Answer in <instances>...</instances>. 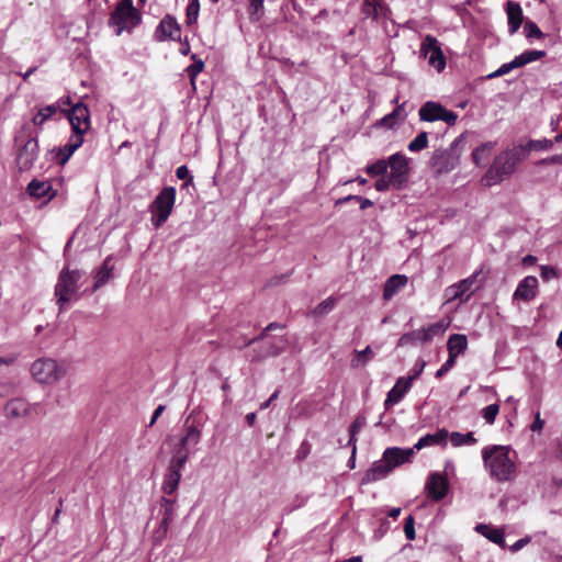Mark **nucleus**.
Listing matches in <instances>:
<instances>
[{"instance_id": "1", "label": "nucleus", "mask_w": 562, "mask_h": 562, "mask_svg": "<svg viewBox=\"0 0 562 562\" xmlns=\"http://www.w3.org/2000/svg\"><path fill=\"white\" fill-rule=\"evenodd\" d=\"M510 454L512 449L509 446L493 445L483 448V464L493 481L505 483L516 480L518 468Z\"/></svg>"}, {"instance_id": "2", "label": "nucleus", "mask_w": 562, "mask_h": 562, "mask_svg": "<svg viewBox=\"0 0 562 562\" xmlns=\"http://www.w3.org/2000/svg\"><path fill=\"white\" fill-rule=\"evenodd\" d=\"M525 160V150L521 147L513 146L499 153L493 160V164L482 177V183L485 187H492L510 178L516 171L517 166Z\"/></svg>"}, {"instance_id": "3", "label": "nucleus", "mask_w": 562, "mask_h": 562, "mask_svg": "<svg viewBox=\"0 0 562 562\" xmlns=\"http://www.w3.org/2000/svg\"><path fill=\"white\" fill-rule=\"evenodd\" d=\"M85 276L86 272L80 269L64 267L60 270L54 288V295L59 311H63L70 301L77 300L76 295Z\"/></svg>"}, {"instance_id": "4", "label": "nucleus", "mask_w": 562, "mask_h": 562, "mask_svg": "<svg viewBox=\"0 0 562 562\" xmlns=\"http://www.w3.org/2000/svg\"><path fill=\"white\" fill-rule=\"evenodd\" d=\"M142 20L139 11L133 5V0H121L111 13L109 25L116 26V35L131 32Z\"/></svg>"}, {"instance_id": "5", "label": "nucleus", "mask_w": 562, "mask_h": 562, "mask_svg": "<svg viewBox=\"0 0 562 562\" xmlns=\"http://www.w3.org/2000/svg\"><path fill=\"white\" fill-rule=\"evenodd\" d=\"M449 324V322L441 319L419 329L405 333L400 337L397 347L429 344L435 338H441L447 331Z\"/></svg>"}, {"instance_id": "6", "label": "nucleus", "mask_w": 562, "mask_h": 562, "mask_svg": "<svg viewBox=\"0 0 562 562\" xmlns=\"http://www.w3.org/2000/svg\"><path fill=\"white\" fill-rule=\"evenodd\" d=\"M176 188L165 187L149 205L151 222L155 227H160L170 216L176 202Z\"/></svg>"}, {"instance_id": "7", "label": "nucleus", "mask_w": 562, "mask_h": 562, "mask_svg": "<svg viewBox=\"0 0 562 562\" xmlns=\"http://www.w3.org/2000/svg\"><path fill=\"white\" fill-rule=\"evenodd\" d=\"M30 125L24 124L21 132L15 136V142H22V137L26 136L27 139L21 145L16 155V165L20 170H29L33 167L38 156L37 136L31 135L29 132Z\"/></svg>"}, {"instance_id": "8", "label": "nucleus", "mask_w": 562, "mask_h": 562, "mask_svg": "<svg viewBox=\"0 0 562 562\" xmlns=\"http://www.w3.org/2000/svg\"><path fill=\"white\" fill-rule=\"evenodd\" d=\"M31 373L35 381L42 384H54L65 375V370L56 360L41 358L33 362Z\"/></svg>"}, {"instance_id": "9", "label": "nucleus", "mask_w": 562, "mask_h": 562, "mask_svg": "<svg viewBox=\"0 0 562 562\" xmlns=\"http://www.w3.org/2000/svg\"><path fill=\"white\" fill-rule=\"evenodd\" d=\"M194 416L195 409L186 418L182 429L183 435L175 449V453L184 452L187 454V460L190 456L189 449L196 446L202 437V424L198 422Z\"/></svg>"}, {"instance_id": "10", "label": "nucleus", "mask_w": 562, "mask_h": 562, "mask_svg": "<svg viewBox=\"0 0 562 562\" xmlns=\"http://www.w3.org/2000/svg\"><path fill=\"white\" fill-rule=\"evenodd\" d=\"M258 346L252 349L251 361H261L270 357H278L285 351L289 340L285 336H266L259 339Z\"/></svg>"}, {"instance_id": "11", "label": "nucleus", "mask_w": 562, "mask_h": 562, "mask_svg": "<svg viewBox=\"0 0 562 562\" xmlns=\"http://www.w3.org/2000/svg\"><path fill=\"white\" fill-rule=\"evenodd\" d=\"M186 463L187 454L184 452L175 453L169 460L161 484V491L164 494L172 495L176 493L181 480V470Z\"/></svg>"}, {"instance_id": "12", "label": "nucleus", "mask_w": 562, "mask_h": 562, "mask_svg": "<svg viewBox=\"0 0 562 562\" xmlns=\"http://www.w3.org/2000/svg\"><path fill=\"white\" fill-rule=\"evenodd\" d=\"M463 140V135L457 137L448 149H437L430 159V166L437 173H447L458 165V157L452 151Z\"/></svg>"}, {"instance_id": "13", "label": "nucleus", "mask_w": 562, "mask_h": 562, "mask_svg": "<svg viewBox=\"0 0 562 562\" xmlns=\"http://www.w3.org/2000/svg\"><path fill=\"white\" fill-rule=\"evenodd\" d=\"M420 55L428 60L429 66L434 67L438 72L446 67V57L441 50L439 41L427 34L420 44Z\"/></svg>"}, {"instance_id": "14", "label": "nucleus", "mask_w": 562, "mask_h": 562, "mask_svg": "<svg viewBox=\"0 0 562 562\" xmlns=\"http://www.w3.org/2000/svg\"><path fill=\"white\" fill-rule=\"evenodd\" d=\"M419 119L424 122H435V121H443L448 125H454L458 119V115L440 103L435 101L425 102L419 109Z\"/></svg>"}, {"instance_id": "15", "label": "nucleus", "mask_w": 562, "mask_h": 562, "mask_svg": "<svg viewBox=\"0 0 562 562\" xmlns=\"http://www.w3.org/2000/svg\"><path fill=\"white\" fill-rule=\"evenodd\" d=\"M387 167L391 168L389 177L393 181V188H403L407 183L409 176L407 158L401 153H395L389 157Z\"/></svg>"}, {"instance_id": "16", "label": "nucleus", "mask_w": 562, "mask_h": 562, "mask_svg": "<svg viewBox=\"0 0 562 562\" xmlns=\"http://www.w3.org/2000/svg\"><path fill=\"white\" fill-rule=\"evenodd\" d=\"M546 55L544 50H525L516 56L512 61L503 64L498 69L487 76L488 79L497 78L510 72L513 69L524 67L532 61L542 58Z\"/></svg>"}, {"instance_id": "17", "label": "nucleus", "mask_w": 562, "mask_h": 562, "mask_svg": "<svg viewBox=\"0 0 562 562\" xmlns=\"http://www.w3.org/2000/svg\"><path fill=\"white\" fill-rule=\"evenodd\" d=\"M481 271H476L470 277L448 286L446 289V296L448 300H463L467 301L473 293V285L476 282Z\"/></svg>"}, {"instance_id": "18", "label": "nucleus", "mask_w": 562, "mask_h": 562, "mask_svg": "<svg viewBox=\"0 0 562 562\" xmlns=\"http://www.w3.org/2000/svg\"><path fill=\"white\" fill-rule=\"evenodd\" d=\"M68 120L71 130H77L78 132H88L90 130V111L88 106L81 102L75 104L68 111Z\"/></svg>"}, {"instance_id": "19", "label": "nucleus", "mask_w": 562, "mask_h": 562, "mask_svg": "<svg viewBox=\"0 0 562 562\" xmlns=\"http://www.w3.org/2000/svg\"><path fill=\"white\" fill-rule=\"evenodd\" d=\"M155 36L157 41L164 42L166 40L180 41L181 30L177 20L171 15H166L158 24Z\"/></svg>"}, {"instance_id": "20", "label": "nucleus", "mask_w": 562, "mask_h": 562, "mask_svg": "<svg viewBox=\"0 0 562 562\" xmlns=\"http://www.w3.org/2000/svg\"><path fill=\"white\" fill-rule=\"evenodd\" d=\"M415 456V448H400V447H390L386 448L383 452V458L387 462V465L391 467V471L395 468L411 462L413 457Z\"/></svg>"}, {"instance_id": "21", "label": "nucleus", "mask_w": 562, "mask_h": 562, "mask_svg": "<svg viewBox=\"0 0 562 562\" xmlns=\"http://www.w3.org/2000/svg\"><path fill=\"white\" fill-rule=\"evenodd\" d=\"M448 488V480L440 473H431L425 485L428 497L435 502L442 499L447 495Z\"/></svg>"}, {"instance_id": "22", "label": "nucleus", "mask_w": 562, "mask_h": 562, "mask_svg": "<svg viewBox=\"0 0 562 562\" xmlns=\"http://www.w3.org/2000/svg\"><path fill=\"white\" fill-rule=\"evenodd\" d=\"M40 404H29L22 398H12L7 402L4 412L9 418H20L30 415L32 412L38 413Z\"/></svg>"}, {"instance_id": "23", "label": "nucleus", "mask_w": 562, "mask_h": 562, "mask_svg": "<svg viewBox=\"0 0 562 562\" xmlns=\"http://www.w3.org/2000/svg\"><path fill=\"white\" fill-rule=\"evenodd\" d=\"M175 499H170L167 497H161L159 501V515H160V522L159 527L156 531L158 537L162 538L166 537L169 528V524L173 520L175 517Z\"/></svg>"}, {"instance_id": "24", "label": "nucleus", "mask_w": 562, "mask_h": 562, "mask_svg": "<svg viewBox=\"0 0 562 562\" xmlns=\"http://www.w3.org/2000/svg\"><path fill=\"white\" fill-rule=\"evenodd\" d=\"M538 279L533 276L525 277L517 285L514 292L515 300L525 302L532 301L537 296Z\"/></svg>"}, {"instance_id": "25", "label": "nucleus", "mask_w": 562, "mask_h": 562, "mask_svg": "<svg viewBox=\"0 0 562 562\" xmlns=\"http://www.w3.org/2000/svg\"><path fill=\"white\" fill-rule=\"evenodd\" d=\"M391 467L387 462L382 459L372 463V465L366 471L361 479V484H370L382 479H385L391 473Z\"/></svg>"}, {"instance_id": "26", "label": "nucleus", "mask_w": 562, "mask_h": 562, "mask_svg": "<svg viewBox=\"0 0 562 562\" xmlns=\"http://www.w3.org/2000/svg\"><path fill=\"white\" fill-rule=\"evenodd\" d=\"M412 384L406 378L401 376L397 379L395 385L387 392L386 398L384 401V407L387 411L393 405L400 403L404 395L411 390Z\"/></svg>"}, {"instance_id": "27", "label": "nucleus", "mask_w": 562, "mask_h": 562, "mask_svg": "<svg viewBox=\"0 0 562 562\" xmlns=\"http://www.w3.org/2000/svg\"><path fill=\"white\" fill-rule=\"evenodd\" d=\"M408 278L405 274H393L384 283L383 299L391 300L402 289L406 286Z\"/></svg>"}, {"instance_id": "28", "label": "nucleus", "mask_w": 562, "mask_h": 562, "mask_svg": "<svg viewBox=\"0 0 562 562\" xmlns=\"http://www.w3.org/2000/svg\"><path fill=\"white\" fill-rule=\"evenodd\" d=\"M509 34H515L522 23V10L519 3L508 0L506 2Z\"/></svg>"}, {"instance_id": "29", "label": "nucleus", "mask_w": 562, "mask_h": 562, "mask_svg": "<svg viewBox=\"0 0 562 562\" xmlns=\"http://www.w3.org/2000/svg\"><path fill=\"white\" fill-rule=\"evenodd\" d=\"M448 436H449L448 430L446 428H441L438 431H436L435 434H427V435L423 436L422 438H419L418 441L414 445V448H415V450H420L428 446H436V445L446 446Z\"/></svg>"}, {"instance_id": "30", "label": "nucleus", "mask_w": 562, "mask_h": 562, "mask_svg": "<svg viewBox=\"0 0 562 562\" xmlns=\"http://www.w3.org/2000/svg\"><path fill=\"white\" fill-rule=\"evenodd\" d=\"M475 531L486 539H488L491 542L501 546L502 548H505V537L504 531L501 528L486 525V524H477L475 526Z\"/></svg>"}, {"instance_id": "31", "label": "nucleus", "mask_w": 562, "mask_h": 562, "mask_svg": "<svg viewBox=\"0 0 562 562\" xmlns=\"http://www.w3.org/2000/svg\"><path fill=\"white\" fill-rule=\"evenodd\" d=\"M407 113L405 111V102H403L402 104L397 105L391 113L379 120L376 125L390 130L396 126L400 122H404Z\"/></svg>"}, {"instance_id": "32", "label": "nucleus", "mask_w": 562, "mask_h": 562, "mask_svg": "<svg viewBox=\"0 0 562 562\" xmlns=\"http://www.w3.org/2000/svg\"><path fill=\"white\" fill-rule=\"evenodd\" d=\"M113 268L114 266L112 265V258L109 256L104 259L102 266L99 268L94 276V283L91 289L92 293L110 281L112 278Z\"/></svg>"}, {"instance_id": "33", "label": "nucleus", "mask_w": 562, "mask_h": 562, "mask_svg": "<svg viewBox=\"0 0 562 562\" xmlns=\"http://www.w3.org/2000/svg\"><path fill=\"white\" fill-rule=\"evenodd\" d=\"M27 192L31 196L37 198V199H44L47 198L50 200L55 196V191L53 190L50 183L48 181H40V180H32L27 184Z\"/></svg>"}, {"instance_id": "34", "label": "nucleus", "mask_w": 562, "mask_h": 562, "mask_svg": "<svg viewBox=\"0 0 562 562\" xmlns=\"http://www.w3.org/2000/svg\"><path fill=\"white\" fill-rule=\"evenodd\" d=\"M468 348V339L465 335L453 334L449 337L447 342V349L449 357L457 359V357L463 353Z\"/></svg>"}, {"instance_id": "35", "label": "nucleus", "mask_w": 562, "mask_h": 562, "mask_svg": "<svg viewBox=\"0 0 562 562\" xmlns=\"http://www.w3.org/2000/svg\"><path fill=\"white\" fill-rule=\"evenodd\" d=\"M366 425H367L366 417L362 416V415H359V416H357L355 418L353 423L349 427L350 438H349V441H348V446L352 447V454L353 456H356V450H357V446H356L357 435Z\"/></svg>"}, {"instance_id": "36", "label": "nucleus", "mask_w": 562, "mask_h": 562, "mask_svg": "<svg viewBox=\"0 0 562 562\" xmlns=\"http://www.w3.org/2000/svg\"><path fill=\"white\" fill-rule=\"evenodd\" d=\"M58 111L56 104H49L38 109L37 113L33 116L32 123L36 126H42L47 120H49Z\"/></svg>"}, {"instance_id": "37", "label": "nucleus", "mask_w": 562, "mask_h": 562, "mask_svg": "<svg viewBox=\"0 0 562 562\" xmlns=\"http://www.w3.org/2000/svg\"><path fill=\"white\" fill-rule=\"evenodd\" d=\"M450 441L452 446L454 447H461V446H473L477 442L476 438L474 437L473 432H467L461 434L459 431H453L449 434Z\"/></svg>"}, {"instance_id": "38", "label": "nucleus", "mask_w": 562, "mask_h": 562, "mask_svg": "<svg viewBox=\"0 0 562 562\" xmlns=\"http://www.w3.org/2000/svg\"><path fill=\"white\" fill-rule=\"evenodd\" d=\"M553 146L552 139H530L525 145H517V147H521L525 150V159L528 156L530 150H548Z\"/></svg>"}, {"instance_id": "39", "label": "nucleus", "mask_w": 562, "mask_h": 562, "mask_svg": "<svg viewBox=\"0 0 562 562\" xmlns=\"http://www.w3.org/2000/svg\"><path fill=\"white\" fill-rule=\"evenodd\" d=\"M495 143L487 142L476 147L472 153V159L476 166H481L488 158L490 153L494 148Z\"/></svg>"}, {"instance_id": "40", "label": "nucleus", "mask_w": 562, "mask_h": 562, "mask_svg": "<svg viewBox=\"0 0 562 562\" xmlns=\"http://www.w3.org/2000/svg\"><path fill=\"white\" fill-rule=\"evenodd\" d=\"M355 353H356V356L351 360L352 368L364 367L374 357V352L372 351L370 346H367L361 351L356 350Z\"/></svg>"}, {"instance_id": "41", "label": "nucleus", "mask_w": 562, "mask_h": 562, "mask_svg": "<svg viewBox=\"0 0 562 562\" xmlns=\"http://www.w3.org/2000/svg\"><path fill=\"white\" fill-rule=\"evenodd\" d=\"M428 145L427 132H420L412 142H409L407 148L409 151L417 153L425 149Z\"/></svg>"}, {"instance_id": "42", "label": "nucleus", "mask_w": 562, "mask_h": 562, "mask_svg": "<svg viewBox=\"0 0 562 562\" xmlns=\"http://www.w3.org/2000/svg\"><path fill=\"white\" fill-rule=\"evenodd\" d=\"M387 170V160L378 159L375 162L368 165L366 171L371 177L384 176Z\"/></svg>"}, {"instance_id": "43", "label": "nucleus", "mask_w": 562, "mask_h": 562, "mask_svg": "<svg viewBox=\"0 0 562 562\" xmlns=\"http://www.w3.org/2000/svg\"><path fill=\"white\" fill-rule=\"evenodd\" d=\"M191 58L194 60V63L191 64L190 66H188L186 71H187L188 76L190 77L191 82L194 83V80H195L196 76L204 68V63H203L202 59H196V55L195 54H193L191 56Z\"/></svg>"}, {"instance_id": "44", "label": "nucleus", "mask_w": 562, "mask_h": 562, "mask_svg": "<svg viewBox=\"0 0 562 562\" xmlns=\"http://www.w3.org/2000/svg\"><path fill=\"white\" fill-rule=\"evenodd\" d=\"M352 200L360 203V209L361 210H366V209H368V207L373 205V202L371 200H369L367 198H362L360 195H347L345 198H340V199H338L336 201L335 204L336 205H340V204L347 203V202L352 201Z\"/></svg>"}, {"instance_id": "45", "label": "nucleus", "mask_w": 562, "mask_h": 562, "mask_svg": "<svg viewBox=\"0 0 562 562\" xmlns=\"http://www.w3.org/2000/svg\"><path fill=\"white\" fill-rule=\"evenodd\" d=\"M524 32L527 38H541L543 37V33L539 29V26L532 22L527 21L524 25Z\"/></svg>"}, {"instance_id": "46", "label": "nucleus", "mask_w": 562, "mask_h": 562, "mask_svg": "<svg viewBox=\"0 0 562 562\" xmlns=\"http://www.w3.org/2000/svg\"><path fill=\"white\" fill-rule=\"evenodd\" d=\"M499 412L498 404H490L482 409V416L490 425L494 424L496 416Z\"/></svg>"}, {"instance_id": "47", "label": "nucleus", "mask_w": 562, "mask_h": 562, "mask_svg": "<svg viewBox=\"0 0 562 562\" xmlns=\"http://www.w3.org/2000/svg\"><path fill=\"white\" fill-rule=\"evenodd\" d=\"M71 131H72V134L70 135V137L68 138L66 144L69 146V149L72 148V149L77 150L82 145L83 135L87 132H78L77 130H71Z\"/></svg>"}, {"instance_id": "48", "label": "nucleus", "mask_w": 562, "mask_h": 562, "mask_svg": "<svg viewBox=\"0 0 562 562\" xmlns=\"http://www.w3.org/2000/svg\"><path fill=\"white\" fill-rule=\"evenodd\" d=\"M278 328H283V325H281L280 323H277V322H272L270 324H268L263 330L261 331V334L252 339H248L246 342H245V346H249V345H252L255 342H258L259 339H263L266 338V336H268V333L270 330H273V329H278Z\"/></svg>"}, {"instance_id": "49", "label": "nucleus", "mask_w": 562, "mask_h": 562, "mask_svg": "<svg viewBox=\"0 0 562 562\" xmlns=\"http://www.w3.org/2000/svg\"><path fill=\"white\" fill-rule=\"evenodd\" d=\"M336 300L334 297H327L315 307V313L317 315H325L334 308Z\"/></svg>"}, {"instance_id": "50", "label": "nucleus", "mask_w": 562, "mask_h": 562, "mask_svg": "<svg viewBox=\"0 0 562 562\" xmlns=\"http://www.w3.org/2000/svg\"><path fill=\"white\" fill-rule=\"evenodd\" d=\"M176 176L180 180H186L183 188H187V187L193 184V177L190 175V171L186 165H182L177 168Z\"/></svg>"}, {"instance_id": "51", "label": "nucleus", "mask_w": 562, "mask_h": 562, "mask_svg": "<svg viewBox=\"0 0 562 562\" xmlns=\"http://www.w3.org/2000/svg\"><path fill=\"white\" fill-rule=\"evenodd\" d=\"M404 533L407 540H414L415 533V519L412 515L407 516L404 522Z\"/></svg>"}, {"instance_id": "52", "label": "nucleus", "mask_w": 562, "mask_h": 562, "mask_svg": "<svg viewBox=\"0 0 562 562\" xmlns=\"http://www.w3.org/2000/svg\"><path fill=\"white\" fill-rule=\"evenodd\" d=\"M426 367V362L422 359H418L413 369L411 370V374L406 378L407 381H409L411 384H413V381L416 380L424 371Z\"/></svg>"}, {"instance_id": "53", "label": "nucleus", "mask_w": 562, "mask_h": 562, "mask_svg": "<svg viewBox=\"0 0 562 562\" xmlns=\"http://www.w3.org/2000/svg\"><path fill=\"white\" fill-rule=\"evenodd\" d=\"M76 150L70 148L67 144L58 148L57 159L60 165H65Z\"/></svg>"}, {"instance_id": "54", "label": "nucleus", "mask_w": 562, "mask_h": 562, "mask_svg": "<svg viewBox=\"0 0 562 562\" xmlns=\"http://www.w3.org/2000/svg\"><path fill=\"white\" fill-rule=\"evenodd\" d=\"M540 276L543 281H549L554 278H559V271L552 266H541L540 267Z\"/></svg>"}, {"instance_id": "55", "label": "nucleus", "mask_w": 562, "mask_h": 562, "mask_svg": "<svg viewBox=\"0 0 562 562\" xmlns=\"http://www.w3.org/2000/svg\"><path fill=\"white\" fill-rule=\"evenodd\" d=\"M198 14H199V2H198V0H194L191 3H189V5L187 7L188 23L195 22L198 19Z\"/></svg>"}, {"instance_id": "56", "label": "nucleus", "mask_w": 562, "mask_h": 562, "mask_svg": "<svg viewBox=\"0 0 562 562\" xmlns=\"http://www.w3.org/2000/svg\"><path fill=\"white\" fill-rule=\"evenodd\" d=\"M374 187L379 192H385L393 187V181L390 177L382 176L375 181Z\"/></svg>"}, {"instance_id": "57", "label": "nucleus", "mask_w": 562, "mask_h": 562, "mask_svg": "<svg viewBox=\"0 0 562 562\" xmlns=\"http://www.w3.org/2000/svg\"><path fill=\"white\" fill-rule=\"evenodd\" d=\"M456 359L448 356V359L445 361V363L437 370L436 378H441L446 373H448L454 366Z\"/></svg>"}, {"instance_id": "58", "label": "nucleus", "mask_w": 562, "mask_h": 562, "mask_svg": "<svg viewBox=\"0 0 562 562\" xmlns=\"http://www.w3.org/2000/svg\"><path fill=\"white\" fill-rule=\"evenodd\" d=\"M544 426V420L541 419L540 413L537 412L535 415V419L532 424L530 425V429L533 432H540Z\"/></svg>"}, {"instance_id": "59", "label": "nucleus", "mask_w": 562, "mask_h": 562, "mask_svg": "<svg viewBox=\"0 0 562 562\" xmlns=\"http://www.w3.org/2000/svg\"><path fill=\"white\" fill-rule=\"evenodd\" d=\"M538 164H541V165H562V154L553 155V156L548 157V158H543Z\"/></svg>"}, {"instance_id": "60", "label": "nucleus", "mask_w": 562, "mask_h": 562, "mask_svg": "<svg viewBox=\"0 0 562 562\" xmlns=\"http://www.w3.org/2000/svg\"><path fill=\"white\" fill-rule=\"evenodd\" d=\"M530 542V537H525V538H521L519 540H517L512 547H510V551L512 552H517L519 551L520 549H522L527 543Z\"/></svg>"}, {"instance_id": "61", "label": "nucleus", "mask_w": 562, "mask_h": 562, "mask_svg": "<svg viewBox=\"0 0 562 562\" xmlns=\"http://www.w3.org/2000/svg\"><path fill=\"white\" fill-rule=\"evenodd\" d=\"M249 8L251 14L258 13L263 9V0H249Z\"/></svg>"}, {"instance_id": "62", "label": "nucleus", "mask_w": 562, "mask_h": 562, "mask_svg": "<svg viewBox=\"0 0 562 562\" xmlns=\"http://www.w3.org/2000/svg\"><path fill=\"white\" fill-rule=\"evenodd\" d=\"M279 394H280V391L276 390L266 402L260 404V409L261 411L267 409L271 405V403L279 397Z\"/></svg>"}, {"instance_id": "63", "label": "nucleus", "mask_w": 562, "mask_h": 562, "mask_svg": "<svg viewBox=\"0 0 562 562\" xmlns=\"http://www.w3.org/2000/svg\"><path fill=\"white\" fill-rule=\"evenodd\" d=\"M164 411H165V405H158L156 407V409L154 411L153 416L150 418V422L148 424L149 427H151L156 423V420L164 413Z\"/></svg>"}, {"instance_id": "64", "label": "nucleus", "mask_w": 562, "mask_h": 562, "mask_svg": "<svg viewBox=\"0 0 562 562\" xmlns=\"http://www.w3.org/2000/svg\"><path fill=\"white\" fill-rule=\"evenodd\" d=\"M536 261H537V257H535L532 255H527L522 258L524 266H532L536 263Z\"/></svg>"}]
</instances>
